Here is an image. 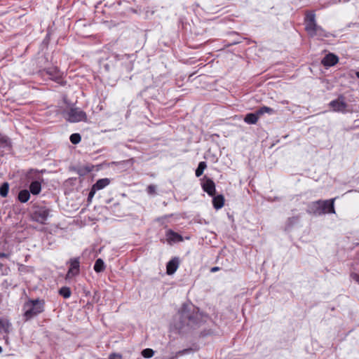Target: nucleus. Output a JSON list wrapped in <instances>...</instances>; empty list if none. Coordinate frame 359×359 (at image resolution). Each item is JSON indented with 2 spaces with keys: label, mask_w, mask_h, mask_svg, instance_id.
<instances>
[{
  "label": "nucleus",
  "mask_w": 359,
  "mask_h": 359,
  "mask_svg": "<svg viewBox=\"0 0 359 359\" xmlns=\"http://www.w3.org/2000/svg\"><path fill=\"white\" fill-rule=\"evenodd\" d=\"M208 316L199 312L196 308L184 306L179 314V320L174 327L180 334H185L200 327L206 322Z\"/></svg>",
  "instance_id": "1"
},
{
  "label": "nucleus",
  "mask_w": 359,
  "mask_h": 359,
  "mask_svg": "<svg viewBox=\"0 0 359 359\" xmlns=\"http://www.w3.org/2000/svg\"><path fill=\"white\" fill-rule=\"evenodd\" d=\"M305 29L311 37H316L318 39L327 38L330 34L326 32L316 22V14L313 11L308 12L305 17Z\"/></svg>",
  "instance_id": "2"
},
{
  "label": "nucleus",
  "mask_w": 359,
  "mask_h": 359,
  "mask_svg": "<svg viewBox=\"0 0 359 359\" xmlns=\"http://www.w3.org/2000/svg\"><path fill=\"white\" fill-rule=\"evenodd\" d=\"M334 200L332 198L329 200H318L311 202L306 209V212L309 214L313 215L316 216H320L326 213H335L334 210Z\"/></svg>",
  "instance_id": "3"
},
{
  "label": "nucleus",
  "mask_w": 359,
  "mask_h": 359,
  "mask_svg": "<svg viewBox=\"0 0 359 359\" xmlns=\"http://www.w3.org/2000/svg\"><path fill=\"white\" fill-rule=\"evenodd\" d=\"M23 309L25 318L29 320L43 311L44 301L38 299L29 300L24 304Z\"/></svg>",
  "instance_id": "4"
},
{
  "label": "nucleus",
  "mask_w": 359,
  "mask_h": 359,
  "mask_svg": "<svg viewBox=\"0 0 359 359\" xmlns=\"http://www.w3.org/2000/svg\"><path fill=\"white\" fill-rule=\"evenodd\" d=\"M66 118L69 122H79L86 119V114L79 108H71L66 113Z\"/></svg>",
  "instance_id": "5"
},
{
  "label": "nucleus",
  "mask_w": 359,
  "mask_h": 359,
  "mask_svg": "<svg viewBox=\"0 0 359 359\" xmlns=\"http://www.w3.org/2000/svg\"><path fill=\"white\" fill-rule=\"evenodd\" d=\"M50 215V210L46 207H38L32 214V220L40 224H46Z\"/></svg>",
  "instance_id": "6"
},
{
  "label": "nucleus",
  "mask_w": 359,
  "mask_h": 359,
  "mask_svg": "<svg viewBox=\"0 0 359 359\" xmlns=\"http://www.w3.org/2000/svg\"><path fill=\"white\" fill-rule=\"evenodd\" d=\"M110 184V180L109 178H102L98 180L92 187L88 196V201L91 202L95 193L97 191L104 189Z\"/></svg>",
  "instance_id": "7"
},
{
  "label": "nucleus",
  "mask_w": 359,
  "mask_h": 359,
  "mask_svg": "<svg viewBox=\"0 0 359 359\" xmlns=\"http://www.w3.org/2000/svg\"><path fill=\"white\" fill-rule=\"evenodd\" d=\"M68 264L69 269L67 271L66 278H71L79 273L80 261L79 257H74L69 259Z\"/></svg>",
  "instance_id": "8"
},
{
  "label": "nucleus",
  "mask_w": 359,
  "mask_h": 359,
  "mask_svg": "<svg viewBox=\"0 0 359 359\" xmlns=\"http://www.w3.org/2000/svg\"><path fill=\"white\" fill-rule=\"evenodd\" d=\"M43 75H47L53 81L60 82L62 78V73L55 67H51L42 71Z\"/></svg>",
  "instance_id": "9"
},
{
  "label": "nucleus",
  "mask_w": 359,
  "mask_h": 359,
  "mask_svg": "<svg viewBox=\"0 0 359 359\" xmlns=\"http://www.w3.org/2000/svg\"><path fill=\"white\" fill-rule=\"evenodd\" d=\"M329 105L332 108L334 111L337 112H345L347 107V104L342 96L339 97L337 100L331 101Z\"/></svg>",
  "instance_id": "10"
},
{
  "label": "nucleus",
  "mask_w": 359,
  "mask_h": 359,
  "mask_svg": "<svg viewBox=\"0 0 359 359\" xmlns=\"http://www.w3.org/2000/svg\"><path fill=\"white\" fill-rule=\"evenodd\" d=\"M202 188L210 196L215 194V184L211 179L206 178L202 183Z\"/></svg>",
  "instance_id": "11"
},
{
  "label": "nucleus",
  "mask_w": 359,
  "mask_h": 359,
  "mask_svg": "<svg viewBox=\"0 0 359 359\" xmlns=\"http://www.w3.org/2000/svg\"><path fill=\"white\" fill-rule=\"evenodd\" d=\"M180 259L178 257H173L166 265V273L168 275H172L178 269Z\"/></svg>",
  "instance_id": "12"
},
{
  "label": "nucleus",
  "mask_w": 359,
  "mask_h": 359,
  "mask_svg": "<svg viewBox=\"0 0 359 359\" xmlns=\"http://www.w3.org/2000/svg\"><path fill=\"white\" fill-rule=\"evenodd\" d=\"M339 58L333 53L326 55L322 60V64L325 67H332L338 62Z\"/></svg>",
  "instance_id": "13"
},
{
  "label": "nucleus",
  "mask_w": 359,
  "mask_h": 359,
  "mask_svg": "<svg viewBox=\"0 0 359 359\" xmlns=\"http://www.w3.org/2000/svg\"><path fill=\"white\" fill-rule=\"evenodd\" d=\"M165 235L168 242H181L183 241V238L181 235L173 231L171 229H168L166 231Z\"/></svg>",
  "instance_id": "14"
},
{
  "label": "nucleus",
  "mask_w": 359,
  "mask_h": 359,
  "mask_svg": "<svg viewBox=\"0 0 359 359\" xmlns=\"http://www.w3.org/2000/svg\"><path fill=\"white\" fill-rule=\"evenodd\" d=\"M259 116L257 112L247 114L244 118V121L248 124H255L257 123Z\"/></svg>",
  "instance_id": "15"
},
{
  "label": "nucleus",
  "mask_w": 359,
  "mask_h": 359,
  "mask_svg": "<svg viewBox=\"0 0 359 359\" xmlns=\"http://www.w3.org/2000/svg\"><path fill=\"white\" fill-rule=\"evenodd\" d=\"M212 204L215 209L219 210L224 206V198L222 195H217L213 197Z\"/></svg>",
  "instance_id": "16"
},
{
  "label": "nucleus",
  "mask_w": 359,
  "mask_h": 359,
  "mask_svg": "<svg viewBox=\"0 0 359 359\" xmlns=\"http://www.w3.org/2000/svg\"><path fill=\"white\" fill-rule=\"evenodd\" d=\"M41 184L39 181H34L29 185V192L33 195H37L41 192Z\"/></svg>",
  "instance_id": "17"
},
{
  "label": "nucleus",
  "mask_w": 359,
  "mask_h": 359,
  "mask_svg": "<svg viewBox=\"0 0 359 359\" xmlns=\"http://www.w3.org/2000/svg\"><path fill=\"white\" fill-rule=\"evenodd\" d=\"M30 198V192L27 190L24 189L19 192L18 198L21 203H26L29 201Z\"/></svg>",
  "instance_id": "18"
},
{
  "label": "nucleus",
  "mask_w": 359,
  "mask_h": 359,
  "mask_svg": "<svg viewBox=\"0 0 359 359\" xmlns=\"http://www.w3.org/2000/svg\"><path fill=\"white\" fill-rule=\"evenodd\" d=\"M11 142L10 139L5 135L0 133V147H11Z\"/></svg>",
  "instance_id": "19"
},
{
  "label": "nucleus",
  "mask_w": 359,
  "mask_h": 359,
  "mask_svg": "<svg viewBox=\"0 0 359 359\" xmlns=\"http://www.w3.org/2000/svg\"><path fill=\"white\" fill-rule=\"evenodd\" d=\"M11 324L9 321L0 319V332L8 333Z\"/></svg>",
  "instance_id": "20"
},
{
  "label": "nucleus",
  "mask_w": 359,
  "mask_h": 359,
  "mask_svg": "<svg viewBox=\"0 0 359 359\" xmlns=\"http://www.w3.org/2000/svg\"><path fill=\"white\" fill-rule=\"evenodd\" d=\"M105 269V265L102 259H97L94 264V270L97 273L103 271Z\"/></svg>",
  "instance_id": "21"
},
{
  "label": "nucleus",
  "mask_w": 359,
  "mask_h": 359,
  "mask_svg": "<svg viewBox=\"0 0 359 359\" xmlns=\"http://www.w3.org/2000/svg\"><path fill=\"white\" fill-rule=\"evenodd\" d=\"M257 112L258 115L260 116L264 114H272L274 113V110L271 107L264 106L260 107L258 110H257Z\"/></svg>",
  "instance_id": "22"
},
{
  "label": "nucleus",
  "mask_w": 359,
  "mask_h": 359,
  "mask_svg": "<svg viewBox=\"0 0 359 359\" xmlns=\"http://www.w3.org/2000/svg\"><path fill=\"white\" fill-rule=\"evenodd\" d=\"M9 190V184L8 182H4L0 187V196L1 197H6Z\"/></svg>",
  "instance_id": "23"
},
{
  "label": "nucleus",
  "mask_w": 359,
  "mask_h": 359,
  "mask_svg": "<svg viewBox=\"0 0 359 359\" xmlns=\"http://www.w3.org/2000/svg\"><path fill=\"white\" fill-rule=\"evenodd\" d=\"M206 166L207 165H206L205 162H204V161L200 162L198 165V168L196 170V177H200L201 175H202V174H203L204 170L205 169Z\"/></svg>",
  "instance_id": "24"
},
{
  "label": "nucleus",
  "mask_w": 359,
  "mask_h": 359,
  "mask_svg": "<svg viewBox=\"0 0 359 359\" xmlns=\"http://www.w3.org/2000/svg\"><path fill=\"white\" fill-rule=\"evenodd\" d=\"M194 350L193 348H185V349H183L182 351H178L177 353H176L175 355L172 356L169 359H177L179 355H183L189 354V353H191L194 352Z\"/></svg>",
  "instance_id": "25"
},
{
  "label": "nucleus",
  "mask_w": 359,
  "mask_h": 359,
  "mask_svg": "<svg viewBox=\"0 0 359 359\" xmlns=\"http://www.w3.org/2000/svg\"><path fill=\"white\" fill-rule=\"evenodd\" d=\"M59 293L65 299H67L71 296V290L68 287H62L60 288Z\"/></svg>",
  "instance_id": "26"
},
{
  "label": "nucleus",
  "mask_w": 359,
  "mask_h": 359,
  "mask_svg": "<svg viewBox=\"0 0 359 359\" xmlns=\"http://www.w3.org/2000/svg\"><path fill=\"white\" fill-rule=\"evenodd\" d=\"M69 139L72 144H76L81 142V137L79 133H74L71 135Z\"/></svg>",
  "instance_id": "27"
},
{
  "label": "nucleus",
  "mask_w": 359,
  "mask_h": 359,
  "mask_svg": "<svg viewBox=\"0 0 359 359\" xmlns=\"http://www.w3.org/2000/svg\"><path fill=\"white\" fill-rule=\"evenodd\" d=\"M154 355V351L151 348H145L142 351V355L145 358H150Z\"/></svg>",
  "instance_id": "28"
},
{
  "label": "nucleus",
  "mask_w": 359,
  "mask_h": 359,
  "mask_svg": "<svg viewBox=\"0 0 359 359\" xmlns=\"http://www.w3.org/2000/svg\"><path fill=\"white\" fill-rule=\"evenodd\" d=\"M147 193L150 195L154 194L156 193V186L154 185H149L148 186L147 189Z\"/></svg>",
  "instance_id": "29"
},
{
  "label": "nucleus",
  "mask_w": 359,
  "mask_h": 359,
  "mask_svg": "<svg viewBox=\"0 0 359 359\" xmlns=\"http://www.w3.org/2000/svg\"><path fill=\"white\" fill-rule=\"evenodd\" d=\"M108 359H123V357L119 353H113L109 355Z\"/></svg>",
  "instance_id": "30"
},
{
  "label": "nucleus",
  "mask_w": 359,
  "mask_h": 359,
  "mask_svg": "<svg viewBox=\"0 0 359 359\" xmlns=\"http://www.w3.org/2000/svg\"><path fill=\"white\" fill-rule=\"evenodd\" d=\"M299 220V217H293L292 218H289V221L290 222H297Z\"/></svg>",
  "instance_id": "31"
},
{
  "label": "nucleus",
  "mask_w": 359,
  "mask_h": 359,
  "mask_svg": "<svg viewBox=\"0 0 359 359\" xmlns=\"http://www.w3.org/2000/svg\"><path fill=\"white\" fill-rule=\"evenodd\" d=\"M353 278L358 283H359V276L356 273L352 276Z\"/></svg>",
  "instance_id": "32"
},
{
  "label": "nucleus",
  "mask_w": 359,
  "mask_h": 359,
  "mask_svg": "<svg viewBox=\"0 0 359 359\" xmlns=\"http://www.w3.org/2000/svg\"><path fill=\"white\" fill-rule=\"evenodd\" d=\"M219 270V268L218 266H215V267H212L211 269H210V271L211 272H216L217 271Z\"/></svg>",
  "instance_id": "33"
},
{
  "label": "nucleus",
  "mask_w": 359,
  "mask_h": 359,
  "mask_svg": "<svg viewBox=\"0 0 359 359\" xmlns=\"http://www.w3.org/2000/svg\"><path fill=\"white\" fill-rule=\"evenodd\" d=\"M8 255L6 253H4V252H0V257L2 258V257H7Z\"/></svg>",
  "instance_id": "34"
},
{
  "label": "nucleus",
  "mask_w": 359,
  "mask_h": 359,
  "mask_svg": "<svg viewBox=\"0 0 359 359\" xmlns=\"http://www.w3.org/2000/svg\"><path fill=\"white\" fill-rule=\"evenodd\" d=\"M355 76H357L358 79H359V72H355Z\"/></svg>",
  "instance_id": "35"
},
{
  "label": "nucleus",
  "mask_w": 359,
  "mask_h": 359,
  "mask_svg": "<svg viewBox=\"0 0 359 359\" xmlns=\"http://www.w3.org/2000/svg\"><path fill=\"white\" fill-rule=\"evenodd\" d=\"M2 351H3V348H2V347H1V346H0V353H1V352H2Z\"/></svg>",
  "instance_id": "36"
},
{
  "label": "nucleus",
  "mask_w": 359,
  "mask_h": 359,
  "mask_svg": "<svg viewBox=\"0 0 359 359\" xmlns=\"http://www.w3.org/2000/svg\"><path fill=\"white\" fill-rule=\"evenodd\" d=\"M161 220H162V219H161V218H158V221H159V222H160V221H161Z\"/></svg>",
  "instance_id": "37"
}]
</instances>
